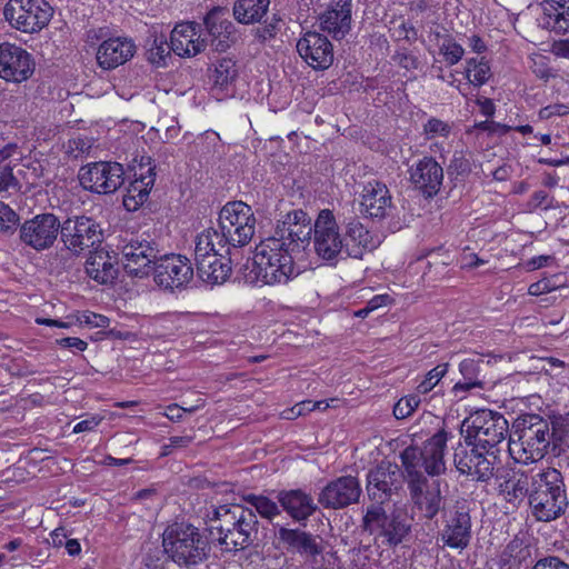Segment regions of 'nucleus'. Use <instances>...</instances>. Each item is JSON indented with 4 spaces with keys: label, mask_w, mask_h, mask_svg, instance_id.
<instances>
[{
    "label": "nucleus",
    "mask_w": 569,
    "mask_h": 569,
    "mask_svg": "<svg viewBox=\"0 0 569 569\" xmlns=\"http://www.w3.org/2000/svg\"><path fill=\"white\" fill-rule=\"evenodd\" d=\"M211 531L219 533L222 550L233 552L248 547L258 533V519L251 508L241 505L211 507L207 513Z\"/></svg>",
    "instance_id": "obj_1"
},
{
    "label": "nucleus",
    "mask_w": 569,
    "mask_h": 569,
    "mask_svg": "<svg viewBox=\"0 0 569 569\" xmlns=\"http://www.w3.org/2000/svg\"><path fill=\"white\" fill-rule=\"evenodd\" d=\"M529 506L535 518L545 522L566 512L569 500L563 476L558 469L547 467L531 473Z\"/></svg>",
    "instance_id": "obj_2"
},
{
    "label": "nucleus",
    "mask_w": 569,
    "mask_h": 569,
    "mask_svg": "<svg viewBox=\"0 0 569 569\" xmlns=\"http://www.w3.org/2000/svg\"><path fill=\"white\" fill-rule=\"evenodd\" d=\"M295 251L286 247L278 238L267 237L254 249L253 270L256 280L263 284H286L296 276L297 270L292 254Z\"/></svg>",
    "instance_id": "obj_3"
},
{
    "label": "nucleus",
    "mask_w": 569,
    "mask_h": 569,
    "mask_svg": "<svg viewBox=\"0 0 569 569\" xmlns=\"http://www.w3.org/2000/svg\"><path fill=\"white\" fill-rule=\"evenodd\" d=\"M553 427L541 417L531 415L518 420L508 443L510 456L519 463L541 460L553 440Z\"/></svg>",
    "instance_id": "obj_4"
},
{
    "label": "nucleus",
    "mask_w": 569,
    "mask_h": 569,
    "mask_svg": "<svg viewBox=\"0 0 569 569\" xmlns=\"http://www.w3.org/2000/svg\"><path fill=\"white\" fill-rule=\"evenodd\" d=\"M162 547L168 558L187 568L207 560L210 549L199 529L187 522L168 526L162 533Z\"/></svg>",
    "instance_id": "obj_5"
},
{
    "label": "nucleus",
    "mask_w": 569,
    "mask_h": 569,
    "mask_svg": "<svg viewBox=\"0 0 569 569\" xmlns=\"http://www.w3.org/2000/svg\"><path fill=\"white\" fill-rule=\"evenodd\" d=\"M447 439V432L440 430L425 441L422 448H406L400 455L405 476L422 473V468L430 477L443 475L447 469L445 460Z\"/></svg>",
    "instance_id": "obj_6"
},
{
    "label": "nucleus",
    "mask_w": 569,
    "mask_h": 569,
    "mask_svg": "<svg viewBox=\"0 0 569 569\" xmlns=\"http://www.w3.org/2000/svg\"><path fill=\"white\" fill-rule=\"evenodd\" d=\"M466 442L482 450H499L498 446L508 435L507 419L499 412L482 409L471 413L462 422Z\"/></svg>",
    "instance_id": "obj_7"
},
{
    "label": "nucleus",
    "mask_w": 569,
    "mask_h": 569,
    "mask_svg": "<svg viewBox=\"0 0 569 569\" xmlns=\"http://www.w3.org/2000/svg\"><path fill=\"white\" fill-rule=\"evenodd\" d=\"M121 262L127 273L144 278L151 274L160 258L159 243L148 233L124 239L120 247Z\"/></svg>",
    "instance_id": "obj_8"
},
{
    "label": "nucleus",
    "mask_w": 569,
    "mask_h": 569,
    "mask_svg": "<svg viewBox=\"0 0 569 569\" xmlns=\"http://www.w3.org/2000/svg\"><path fill=\"white\" fill-rule=\"evenodd\" d=\"M313 248L316 254L330 266L346 259V246L333 212L323 209L313 223Z\"/></svg>",
    "instance_id": "obj_9"
},
{
    "label": "nucleus",
    "mask_w": 569,
    "mask_h": 569,
    "mask_svg": "<svg viewBox=\"0 0 569 569\" xmlns=\"http://www.w3.org/2000/svg\"><path fill=\"white\" fill-rule=\"evenodd\" d=\"M500 450H482L476 445L459 446L455 450L453 463L457 470L465 476L480 482H488L500 469Z\"/></svg>",
    "instance_id": "obj_10"
},
{
    "label": "nucleus",
    "mask_w": 569,
    "mask_h": 569,
    "mask_svg": "<svg viewBox=\"0 0 569 569\" xmlns=\"http://www.w3.org/2000/svg\"><path fill=\"white\" fill-rule=\"evenodd\" d=\"M405 478L412 510L418 512L420 519L431 521L448 508L439 480H430L423 473H412Z\"/></svg>",
    "instance_id": "obj_11"
},
{
    "label": "nucleus",
    "mask_w": 569,
    "mask_h": 569,
    "mask_svg": "<svg viewBox=\"0 0 569 569\" xmlns=\"http://www.w3.org/2000/svg\"><path fill=\"white\" fill-rule=\"evenodd\" d=\"M8 23L26 33L43 29L52 17V8L46 0H9L3 8Z\"/></svg>",
    "instance_id": "obj_12"
},
{
    "label": "nucleus",
    "mask_w": 569,
    "mask_h": 569,
    "mask_svg": "<svg viewBox=\"0 0 569 569\" xmlns=\"http://www.w3.org/2000/svg\"><path fill=\"white\" fill-rule=\"evenodd\" d=\"M218 226L231 242L232 248L243 247L254 234L256 218L247 203L228 202L220 210Z\"/></svg>",
    "instance_id": "obj_13"
},
{
    "label": "nucleus",
    "mask_w": 569,
    "mask_h": 569,
    "mask_svg": "<svg viewBox=\"0 0 569 569\" xmlns=\"http://www.w3.org/2000/svg\"><path fill=\"white\" fill-rule=\"evenodd\" d=\"M60 237L63 246L72 254L90 251L102 240V230L92 218L72 216L61 222Z\"/></svg>",
    "instance_id": "obj_14"
},
{
    "label": "nucleus",
    "mask_w": 569,
    "mask_h": 569,
    "mask_svg": "<svg viewBox=\"0 0 569 569\" xmlns=\"http://www.w3.org/2000/svg\"><path fill=\"white\" fill-rule=\"evenodd\" d=\"M439 539L451 549H466L471 540V517L463 503L456 501L441 513Z\"/></svg>",
    "instance_id": "obj_15"
},
{
    "label": "nucleus",
    "mask_w": 569,
    "mask_h": 569,
    "mask_svg": "<svg viewBox=\"0 0 569 569\" xmlns=\"http://www.w3.org/2000/svg\"><path fill=\"white\" fill-rule=\"evenodd\" d=\"M81 186L91 192L108 194L117 191L124 182L122 164L99 161L83 166L79 171Z\"/></svg>",
    "instance_id": "obj_16"
},
{
    "label": "nucleus",
    "mask_w": 569,
    "mask_h": 569,
    "mask_svg": "<svg viewBox=\"0 0 569 569\" xmlns=\"http://www.w3.org/2000/svg\"><path fill=\"white\" fill-rule=\"evenodd\" d=\"M61 221L53 213H39L27 219L19 228L21 242L36 251L51 248L61 230Z\"/></svg>",
    "instance_id": "obj_17"
},
{
    "label": "nucleus",
    "mask_w": 569,
    "mask_h": 569,
    "mask_svg": "<svg viewBox=\"0 0 569 569\" xmlns=\"http://www.w3.org/2000/svg\"><path fill=\"white\" fill-rule=\"evenodd\" d=\"M363 528L370 533H379L389 546L399 545L410 531V525L400 513L387 515L379 505H372L363 517Z\"/></svg>",
    "instance_id": "obj_18"
},
{
    "label": "nucleus",
    "mask_w": 569,
    "mask_h": 569,
    "mask_svg": "<svg viewBox=\"0 0 569 569\" xmlns=\"http://www.w3.org/2000/svg\"><path fill=\"white\" fill-rule=\"evenodd\" d=\"M151 273L159 287L174 290L187 287L193 278V268L190 260L184 256L161 252Z\"/></svg>",
    "instance_id": "obj_19"
},
{
    "label": "nucleus",
    "mask_w": 569,
    "mask_h": 569,
    "mask_svg": "<svg viewBox=\"0 0 569 569\" xmlns=\"http://www.w3.org/2000/svg\"><path fill=\"white\" fill-rule=\"evenodd\" d=\"M313 226L311 219L302 210L288 212L279 220L271 238H278L286 247L297 252L306 248L311 239Z\"/></svg>",
    "instance_id": "obj_20"
},
{
    "label": "nucleus",
    "mask_w": 569,
    "mask_h": 569,
    "mask_svg": "<svg viewBox=\"0 0 569 569\" xmlns=\"http://www.w3.org/2000/svg\"><path fill=\"white\" fill-rule=\"evenodd\" d=\"M34 68V60L26 49L14 43H0V79L21 83L31 78Z\"/></svg>",
    "instance_id": "obj_21"
},
{
    "label": "nucleus",
    "mask_w": 569,
    "mask_h": 569,
    "mask_svg": "<svg viewBox=\"0 0 569 569\" xmlns=\"http://www.w3.org/2000/svg\"><path fill=\"white\" fill-rule=\"evenodd\" d=\"M300 57L313 69H328L333 62V48L328 38L317 31H308L297 42Z\"/></svg>",
    "instance_id": "obj_22"
},
{
    "label": "nucleus",
    "mask_w": 569,
    "mask_h": 569,
    "mask_svg": "<svg viewBox=\"0 0 569 569\" xmlns=\"http://www.w3.org/2000/svg\"><path fill=\"white\" fill-rule=\"evenodd\" d=\"M360 207L365 216L377 220L389 217L395 208L388 187L378 180L363 186Z\"/></svg>",
    "instance_id": "obj_23"
},
{
    "label": "nucleus",
    "mask_w": 569,
    "mask_h": 569,
    "mask_svg": "<svg viewBox=\"0 0 569 569\" xmlns=\"http://www.w3.org/2000/svg\"><path fill=\"white\" fill-rule=\"evenodd\" d=\"M399 489V471L397 466L381 463L370 470L367 476L368 496L381 506Z\"/></svg>",
    "instance_id": "obj_24"
},
{
    "label": "nucleus",
    "mask_w": 569,
    "mask_h": 569,
    "mask_svg": "<svg viewBox=\"0 0 569 569\" xmlns=\"http://www.w3.org/2000/svg\"><path fill=\"white\" fill-rule=\"evenodd\" d=\"M361 488L357 478L340 477L328 483L319 496V502L327 508H343L358 501Z\"/></svg>",
    "instance_id": "obj_25"
},
{
    "label": "nucleus",
    "mask_w": 569,
    "mask_h": 569,
    "mask_svg": "<svg viewBox=\"0 0 569 569\" xmlns=\"http://www.w3.org/2000/svg\"><path fill=\"white\" fill-rule=\"evenodd\" d=\"M352 0H331L329 7L319 16L320 29L336 40L345 38L351 29Z\"/></svg>",
    "instance_id": "obj_26"
},
{
    "label": "nucleus",
    "mask_w": 569,
    "mask_h": 569,
    "mask_svg": "<svg viewBox=\"0 0 569 569\" xmlns=\"http://www.w3.org/2000/svg\"><path fill=\"white\" fill-rule=\"evenodd\" d=\"M410 180L425 196H436L443 181V169L432 158L423 157L409 169Z\"/></svg>",
    "instance_id": "obj_27"
},
{
    "label": "nucleus",
    "mask_w": 569,
    "mask_h": 569,
    "mask_svg": "<svg viewBox=\"0 0 569 569\" xmlns=\"http://www.w3.org/2000/svg\"><path fill=\"white\" fill-rule=\"evenodd\" d=\"M136 53V44L128 38H110L101 42L96 52L98 66L113 70L128 62Z\"/></svg>",
    "instance_id": "obj_28"
},
{
    "label": "nucleus",
    "mask_w": 569,
    "mask_h": 569,
    "mask_svg": "<svg viewBox=\"0 0 569 569\" xmlns=\"http://www.w3.org/2000/svg\"><path fill=\"white\" fill-rule=\"evenodd\" d=\"M204 24L211 37V46L218 52H224L231 44L233 23L228 18V9L214 7L204 17Z\"/></svg>",
    "instance_id": "obj_29"
},
{
    "label": "nucleus",
    "mask_w": 569,
    "mask_h": 569,
    "mask_svg": "<svg viewBox=\"0 0 569 569\" xmlns=\"http://www.w3.org/2000/svg\"><path fill=\"white\" fill-rule=\"evenodd\" d=\"M204 47L206 41L200 38L197 24L193 22L179 23L171 31L170 49L179 57H194Z\"/></svg>",
    "instance_id": "obj_30"
},
{
    "label": "nucleus",
    "mask_w": 569,
    "mask_h": 569,
    "mask_svg": "<svg viewBox=\"0 0 569 569\" xmlns=\"http://www.w3.org/2000/svg\"><path fill=\"white\" fill-rule=\"evenodd\" d=\"M346 257L361 259L367 251L378 247L379 240L358 220L353 219L346 226Z\"/></svg>",
    "instance_id": "obj_31"
},
{
    "label": "nucleus",
    "mask_w": 569,
    "mask_h": 569,
    "mask_svg": "<svg viewBox=\"0 0 569 569\" xmlns=\"http://www.w3.org/2000/svg\"><path fill=\"white\" fill-rule=\"evenodd\" d=\"M231 247V242L219 227L208 228L196 237L194 258L229 256Z\"/></svg>",
    "instance_id": "obj_32"
},
{
    "label": "nucleus",
    "mask_w": 569,
    "mask_h": 569,
    "mask_svg": "<svg viewBox=\"0 0 569 569\" xmlns=\"http://www.w3.org/2000/svg\"><path fill=\"white\" fill-rule=\"evenodd\" d=\"M156 167L144 168L140 166V173H134L136 179L130 182L123 197V206L129 210H137L148 199L154 184Z\"/></svg>",
    "instance_id": "obj_33"
},
{
    "label": "nucleus",
    "mask_w": 569,
    "mask_h": 569,
    "mask_svg": "<svg viewBox=\"0 0 569 569\" xmlns=\"http://www.w3.org/2000/svg\"><path fill=\"white\" fill-rule=\"evenodd\" d=\"M197 271L202 281L210 284L223 283L231 274L229 256H210L194 258Z\"/></svg>",
    "instance_id": "obj_34"
},
{
    "label": "nucleus",
    "mask_w": 569,
    "mask_h": 569,
    "mask_svg": "<svg viewBox=\"0 0 569 569\" xmlns=\"http://www.w3.org/2000/svg\"><path fill=\"white\" fill-rule=\"evenodd\" d=\"M278 500L288 515L297 521L308 519L317 509L313 499L299 489L279 492Z\"/></svg>",
    "instance_id": "obj_35"
},
{
    "label": "nucleus",
    "mask_w": 569,
    "mask_h": 569,
    "mask_svg": "<svg viewBox=\"0 0 569 569\" xmlns=\"http://www.w3.org/2000/svg\"><path fill=\"white\" fill-rule=\"evenodd\" d=\"M278 538L289 548L295 549L300 555L316 557L322 552V547L312 535L299 529L280 528Z\"/></svg>",
    "instance_id": "obj_36"
},
{
    "label": "nucleus",
    "mask_w": 569,
    "mask_h": 569,
    "mask_svg": "<svg viewBox=\"0 0 569 569\" xmlns=\"http://www.w3.org/2000/svg\"><path fill=\"white\" fill-rule=\"evenodd\" d=\"M498 492L511 503L522 501L530 493V481L525 472L508 473L498 485Z\"/></svg>",
    "instance_id": "obj_37"
},
{
    "label": "nucleus",
    "mask_w": 569,
    "mask_h": 569,
    "mask_svg": "<svg viewBox=\"0 0 569 569\" xmlns=\"http://www.w3.org/2000/svg\"><path fill=\"white\" fill-rule=\"evenodd\" d=\"M270 0H236L233 17L242 24L260 22L268 12Z\"/></svg>",
    "instance_id": "obj_38"
},
{
    "label": "nucleus",
    "mask_w": 569,
    "mask_h": 569,
    "mask_svg": "<svg viewBox=\"0 0 569 569\" xmlns=\"http://www.w3.org/2000/svg\"><path fill=\"white\" fill-rule=\"evenodd\" d=\"M87 273L100 283H108L116 277V269L103 253H96L86 262Z\"/></svg>",
    "instance_id": "obj_39"
},
{
    "label": "nucleus",
    "mask_w": 569,
    "mask_h": 569,
    "mask_svg": "<svg viewBox=\"0 0 569 569\" xmlns=\"http://www.w3.org/2000/svg\"><path fill=\"white\" fill-rule=\"evenodd\" d=\"M483 365L482 360L465 359L460 362L459 369L463 380L458 381L453 389L456 391H468L473 388H481L482 381L479 379L480 366Z\"/></svg>",
    "instance_id": "obj_40"
},
{
    "label": "nucleus",
    "mask_w": 569,
    "mask_h": 569,
    "mask_svg": "<svg viewBox=\"0 0 569 569\" xmlns=\"http://www.w3.org/2000/svg\"><path fill=\"white\" fill-rule=\"evenodd\" d=\"M465 77L475 87H481L491 77V69L485 58H471L466 61Z\"/></svg>",
    "instance_id": "obj_41"
},
{
    "label": "nucleus",
    "mask_w": 569,
    "mask_h": 569,
    "mask_svg": "<svg viewBox=\"0 0 569 569\" xmlns=\"http://www.w3.org/2000/svg\"><path fill=\"white\" fill-rule=\"evenodd\" d=\"M552 12L546 13L545 26L558 33L569 31V0L555 2Z\"/></svg>",
    "instance_id": "obj_42"
},
{
    "label": "nucleus",
    "mask_w": 569,
    "mask_h": 569,
    "mask_svg": "<svg viewBox=\"0 0 569 569\" xmlns=\"http://www.w3.org/2000/svg\"><path fill=\"white\" fill-rule=\"evenodd\" d=\"M238 76V69L236 61L230 58H222L218 61L213 74L212 80L214 88H219L221 90L227 89L231 86Z\"/></svg>",
    "instance_id": "obj_43"
},
{
    "label": "nucleus",
    "mask_w": 569,
    "mask_h": 569,
    "mask_svg": "<svg viewBox=\"0 0 569 569\" xmlns=\"http://www.w3.org/2000/svg\"><path fill=\"white\" fill-rule=\"evenodd\" d=\"M452 259L448 251L441 249L432 251L429 254L428 271L423 272V277H430L431 280H438L447 273L446 268L451 263Z\"/></svg>",
    "instance_id": "obj_44"
},
{
    "label": "nucleus",
    "mask_w": 569,
    "mask_h": 569,
    "mask_svg": "<svg viewBox=\"0 0 569 569\" xmlns=\"http://www.w3.org/2000/svg\"><path fill=\"white\" fill-rule=\"evenodd\" d=\"M529 555L527 547H523L519 539L511 540L500 556V562L510 567H520L522 561Z\"/></svg>",
    "instance_id": "obj_45"
},
{
    "label": "nucleus",
    "mask_w": 569,
    "mask_h": 569,
    "mask_svg": "<svg viewBox=\"0 0 569 569\" xmlns=\"http://www.w3.org/2000/svg\"><path fill=\"white\" fill-rule=\"evenodd\" d=\"M439 52L448 66H455L462 59L465 49L452 36L448 34L442 38Z\"/></svg>",
    "instance_id": "obj_46"
},
{
    "label": "nucleus",
    "mask_w": 569,
    "mask_h": 569,
    "mask_svg": "<svg viewBox=\"0 0 569 569\" xmlns=\"http://www.w3.org/2000/svg\"><path fill=\"white\" fill-rule=\"evenodd\" d=\"M17 152L16 144H6L0 149V191L8 190L14 183V177L9 163H3Z\"/></svg>",
    "instance_id": "obj_47"
},
{
    "label": "nucleus",
    "mask_w": 569,
    "mask_h": 569,
    "mask_svg": "<svg viewBox=\"0 0 569 569\" xmlns=\"http://www.w3.org/2000/svg\"><path fill=\"white\" fill-rule=\"evenodd\" d=\"M452 132V123L436 117H430L422 126V136L426 140L448 138Z\"/></svg>",
    "instance_id": "obj_48"
},
{
    "label": "nucleus",
    "mask_w": 569,
    "mask_h": 569,
    "mask_svg": "<svg viewBox=\"0 0 569 569\" xmlns=\"http://www.w3.org/2000/svg\"><path fill=\"white\" fill-rule=\"evenodd\" d=\"M243 500L263 518L272 519L280 513L278 505L264 496L248 495Z\"/></svg>",
    "instance_id": "obj_49"
},
{
    "label": "nucleus",
    "mask_w": 569,
    "mask_h": 569,
    "mask_svg": "<svg viewBox=\"0 0 569 569\" xmlns=\"http://www.w3.org/2000/svg\"><path fill=\"white\" fill-rule=\"evenodd\" d=\"M448 372V363H440L432 368L417 386V392L426 395L431 391Z\"/></svg>",
    "instance_id": "obj_50"
},
{
    "label": "nucleus",
    "mask_w": 569,
    "mask_h": 569,
    "mask_svg": "<svg viewBox=\"0 0 569 569\" xmlns=\"http://www.w3.org/2000/svg\"><path fill=\"white\" fill-rule=\"evenodd\" d=\"M420 399L417 396L401 398L393 407V415L397 419H405L411 416L418 408Z\"/></svg>",
    "instance_id": "obj_51"
},
{
    "label": "nucleus",
    "mask_w": 569,
    "mask_h": 569,
    "mask_svg": "<svg viewBox=\"0 0 569 569\" xmlns=\"http://www.w3.org/2000/svg\"><path fill=\"white\" fill-rule=\"evenodd\" d=\"M280 20L273 16L270 20L266 21L262 26L254 29V38L259 42H266L276 38L279 31Z\"/></svg>",
    "instance_id": "obj_52"
},
{
    "label": "nucleus",
    "mask_w": 569,
    "mask_h": 569,
    "mask_svg": "<svg viewBox=\"0 0 569 569\" xmlns=\"http://www.w3.org/2000/svg\"><path fill=\"white\" fill-rule=\"evenodd\" d=\"M77 321L89 328H107L109 327L110 320L108 317L92 311H83L77 317Z\"/></svg>",
    "instance_id": "obj_53"
},
{
    "label": "nucleus",
    "mask_w": 569,
    "mask_h": 569,
    "mask_svg": "<svg viewBox=\"0 0 569 569\" xmlns=\"http://www.w3.org/2000/svg\"><path fill=\"white\" fill-rule=\"evenodd\" d=\"M557 276H552L550 278H543L537 282H533L528 288V293L530 296H541L543 293L551 292L562 287L557 282Z\"/></svg>",
    "instance_id": "obj_54"
},
{
    "label": "nucleus",
    "mask_w": 569,
    "mask_h": 569,
    "mask_svg": "<svg viewBox=\"0 0 569 569\" xmlns=\"http://www.w3.org/2000/svg\"><path fill=\"white\" fill-rule=\"evenodd\" d=\"M170 50V46L166 40L154 39L153 46L149 49V60L157 66L164 64V59L169 56Z\"/></svg>",
    "instance_id": "obj_55"
},
{
    "label": "nucleus",
    "mask_w": 569,
    "mask_h": 569,
    "mask_svg": "<svg viewBox=\"0 0 569 569\" xmlns=\"http://www.w3.org/2000/svg\"><path fill=\"white\" fill-rule=\"evenodd\" d=\"M527 207L530 211L541 209L548 210L553 208V198L549 196V193L545 190L535 191L527 203Z\"/></svg>",
    "instance_id": "obj_56"
},
{
    "label": "nucleus",
    "mask_w": 569,
    "mask_h": 569,
    "mask_svg": "<svg viewBox=\"0 0 569 569\" xmlns=\"http://www.w3.org/2000/svg\"><path fill=\"white\" fill-rule=\"evenodd\" d=\"M17 221V213L8 204L0 201V231L10 230Z\"/></svg>",
    "instance_id": "obj_57"
},
{
    "label": "nucleus",
    "mask_w": 569,
    "mask_h": 569,
    "mask_svg": "<svg viewBox=\"0 0 569 569\" xmlns=\"http://www.w3.org/2000/svg\"><path fill=\"white\" fill-rule=\"evenodd\" d=\"M531 569H569V565L556 556L539 559Z\"/></svg>",
    "instance_id": "obj_58"
},
{
    "label": "nucleus",
    "mask_w": 569,
    "mask_h": 569,
    "mask_svg": "<svg viewBox=\"0 0 569 569\" xmlns=\"http://www.w3.org/2000/svg\"><path fill=\"white\" fill-rule=\"evenodd\" d=\"M56 343L61 348L77 351H84L88 348V342L77 337L57 339Z\"/></svg>",
    "instance_id": "obj_59"
},
{
    "label": "nucleus",
    "mask_w": 569,
    "mask_h": 569,
    "mask_svg": "<svg viewBox=\"0 0 569 569\" xmlns=\"http://www.w3.org/2000/svg\"><path fill=\"white\" fill-rule=\"evenodd\" d=\"M568 112H569V107L561 104V103H556V104H550L545 108H541L539 110V118L542 120H547L553 116H563Z\"/></svg>",
    "instance_id": "obj_60"
},
{
    "label": "nucleus",
    "mask_w": 569,
    "mask_h": 569,
    "mask_svg": "<svg viewBox=\"0 0 569 569\" xmlns=\"http://www.w3.org/2000/svg\"><path fill=\"white\" fill-rule=\"evenodd\" d=\"M100 421H101V418H99L97 416H92L89 419L81 420L73 427V432L80 433V432H84V431H90V430L94 429L100 423Z\"/></svg>",
    "instance_id": "obj_61"
},
{
    "label": "nucleus",
    "mask_w": 569,
    "mask_h": 569,
    "mask_svg": "<svg viewBox=\"0 0 569 569\" xmlns=\"http://www.w3.org/2000/svg\"><path fill=\"white\" fill-rule=\"evenodd\" d=\"M485 263L486 261L483 259H480L476 253H465L462 256L461 267L465 269H475Z\"/></svg>",
    "instance_id": "obj_62"
},
{
    "label": "nucleus",
    "mask_w": 569,
    "mask_h": 569,
    "mask_svg": "<svg viewBox=\"0 0 569 569\" xmlns=\"http://www.w3.org/2000/svg\"><path fill=\"white\" fill-rule=\"evenodd\" d=\"M164 416L171 421L178 422L183 417V408L177 403L169 405L166 408Z\"/></svg>",
    "instance_id": "obj_63"
},
{
    "label": "nucleus",
    "mask_w": 569,
    "mask_h": 569,
    "mask_svg": "<svg viewBox=\"0 0 569 569\" xmlns=\"http://www.w3.org/2000/svg\"><path fill=\"white\" fill-rule=\"evenodd\" d=\"M91 148V143L82 138H76L69 141V149L71 151H78V153H84Z\"/></svg>",
    "instance_id": "obj_64"
}]
</instances>
